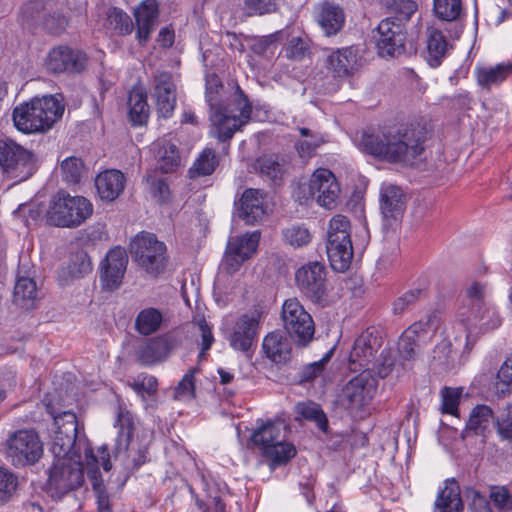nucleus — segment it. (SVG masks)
I'll use <instances>...</instances> for the list:
<instances>
[{
    "instance_id": "obj_1",
    "label": "nucleus",
    "mask_w": 512,
    "mask_h": 512,
    "mask_svg": "<svg viewBox=\"0 0 512 512\" xmlns=\"http://www.w3.org/2000/svg\"><path fill=\"white\" fill-rule=\"evenodd\" d=\"M56 430L54 431L52 452L54 462L49 469V480H83L84 474L89 480H98L102 478L99 470L101 464L105 471L111 469V463L107 448H99L100 460L93 455L92 450H86V465L73 458L70 453L74 447L77 433L78 422L75 413L64 411L61 414L53 415Z\"/></svg>"
},
{
    "instance_id": "obj_2",
    "label": "nucleus",
    "mask_w": 512,
    "mask_h": 512,
    "mask_svg": "<svg viewBox=\"0 0 512 512\" xmlns=\"http://www.w3.org/2000/svg\"><path fill=\"white\" fill-rule=\"evenodd\" d=\"M205 99L210 107V120L220 141L231 139L251 116V105L240 87L236 86L234 94L231 95L214 73L206 76Z\"/></svg>"
},
{
    "instance_id": "obj_3",
    "label": "nucleus",
    "mask_w": 512,
    "mask_h": 512,
    "mask_svg": "<svg viewBox=\"0 0 512 512\" xmlns=\"http://www.w3.org/2000/svg\"><path fill=\"white\" fill-rule=\"evenodd\" d=\"M423 134L412 125L385 126L363 133L360 149L388 162H410L423 151Z\"/></svg>"
},
{
    "instance_id": "obj_4",
    "label": "nucleus",
    "mask_w": 512,
    "mask_h": 512,
    "mask_svg": "<svg viewBox=\"0 0 512 512\" xmlns=\"http://www.w3.org/2000/svg\"><path fill=\"white\" fill-rule=\"evenodd\" d=\"M64 108L52 95L34 97L14 108L13 123L17 130L25 134L44 133L62 117Z\"/></svg>"
},
{
    "instance_id": "obj_5",
    "label": "nucleus",
    "mask_w": 512,
    "mask_h": 512,
    "mask_svg": "<svg viewBox=\"0 0 512 512\" xmlns=\"http://www.w3.org/2000/svg\"><path fill=\"white\" fill-rule=\"evenodd\" d=\"M92 213L93 205L87 198L59 191L51 197L45 218L50 226L76 228L90 218Z\"/></svg>"
},
{
    "instance_id": "obj_6",
    "label": "nucleus",
    "mask_w": 512,
    "mask_h": 512,
    "mask_svg": "<svg viewBox=\"0 0 512 512\" xmlns=\"http://www.w3.org/2000/svg\"><path fill=\"white\" fill-rule=\"evenodd\" d=\"M326 250L331 267L335 271L344 272L350 267L353 259V246L351 224L346 216L338 214L330 219Z\"/></svg>"
},
{
    "instance_id": "obj_7",
    "label": "nucleus",
    "mask_w": 512,
    "mask_h": 512,
    "mask_svg": "<svg viewBox=\"0 0 512 512\" xmlns=\"http://www.w3.org/2000/svg\"><path fill=\"white\" fill-rule=\"evenodd\" d=\"M295 283L299 291L311 302L327 306L330 302V287L327 270L319 261L308 262L295 272Z\"/></svg>"
},
{
    "instance_id": "obj_8",
    "label": "nucleus",
    "mask_w": 512,
    "mask_h": 512,
    "mask_svg": "<svg viewBox=\"0 0 512 512\" xmlns=\"http://www.w3.org/2000/svg\"><path fill=\"white\" fill-rule=\"evenodd\" d=\"M130 252L135 261L148 274L159 275L165 267L166 246L151 233H141L134 237L130 244Z\"/></svg>"
},
{
    "instance_id": "obj_9",
    "label": "nucleus",
    "mask_w": 512,
    "mask_h": 512,
    "mask_svg": "<svg viewBox=\"0 0 512 512\" xmlns=\"http://www.w3.org/2000/svg\"><path fill=\"white\" fill-rule=\"evenodd\" d=\"M380 341L369 329L358 336L350 353L351 369H363L377 373L379 378H385L392 370V362L384 361L376 367V354Z\"/></svg>"
},
{
    "instance_id": "obj_10",
    "label": "nucleus",
    "mask_w": 512,
    "mask_h": 512,
    "mask_svg": "<svg viewBox=\"0 0 512 512\" xmlns=\"http://www.w3.org/2000/svg\"><path fill=\"white\" fill-rule=\"evenodd\" d=\"M281 319L285 331L295 343L305 346L312 340L315 332L313 319L297 298L283 303Z\"/></svg>"
},
{
    "instance_id": "obj_11",
    "label": "nucleus",
    "mask_w": 512,
    "mask_h": 512,
    "mask_svg": "<svg viewBox=\"0 0 512 512\" xmlns=\"http://www.w3.org/2000/svg\"><path fill=\"white\" fill-rule=\"evenodd\" d=\"M35 163L33 152L11 140H0V167L10 177L26 180L34 173Z\"/></svg>"
},
{
    "instance_id": "obj_12",
    "label": "nucleus",
    "mask_w": 512,
    "mask_h": 512,
    "mask_svg": "<svg viewBox=\"0 0 512 512\" xmlns=\"http://www.w3.org/2000/svg\"><path fill=\"white\" fill-rule=\"evenodd\" d=\"M7 457L16 466L33 465L43 455V444L32 429L15 431L6 441Z\"/></svg>"
},
{
    "instance_id": "obj_13",
    "label": "nucleus",
    "mask_w": 512,
    "mask_h": 512,
    "mask_svg": "<svg viewBox=\"0 0 512 512\" xmlns=\"http://www.w3.org/2000/svg\"><path fill=\"white\" fill-rule=\"evenodd\" d=\"M260 235V231L256 230L229 238L222 260V268L226 273H236L256 253Z\"/></svg>"
},
{
    "instance_id": "obj_14",
    "label": "nucleus",
    "mask_w": 512,
    "mask_h": 512,
    "mask_svg": "<svg viewBox=\"0 0 512 512\" xmlns=\"http://www.w3.org/2000/svg\"><path fill=\"white\" fill-rule=\"evenodd\" d=\"M378 380L374 373L363 370L352 378L343 388L342 404L351 410H358L368 405L377 391Z\"/></svg>"
},
{
    "instance_id": "obj_15",
    "label": "nucleus",
    "mask_w": 512,
    "mask_h": 512,
    "mask_svg": "<svg viewBox=\"0 0 512 512\" xmlns=\"http://www.w3.org/2000/svg\"><path fill=\"white\" fill-rule=\"evenodd\" d=\"M407 21L402 19V15L397 14L396 18L388 17L378 24L374 38L382 56H396L403 53L405 41L403 25Z\"/></svg>"
},
{
    "instance_id": "obj_16",
    "label": "nucleus",
    "mask_w": 512,
    "mask_h": 512,
    "mask_svg": "<svg viewBox=\"0 0 512 512\" xmlns=\"http://www.w3.org/2000/svg\"><path fill=\"white\" fill-rule=\"evenodd\" d=\"M459 321L466 330V339H475L480 334L492 331L501 324V318L498 312L487 305L474 310L459 309Z\"/></svg>"
},
{
    "instance_id": "obj_17",
    "label": "nucleus",
    "mask_w": 512,
    "mask_h": 512,
    "mask_svg": "<svg viewBox=\"0 0 512 512\" xmlns=\"http://www.w3.org/2000/svg\"><path fill=\"white\" fill-rule=\"evenodd\" d=\"M152 97L158 114L163 118L172 116L176 106V84L172 73L158 71L153 76Z\"/></svg>"
},
{
    "instance_id": "obj_18",
    "label": "nucleus",
    "mask_w": 512,
    "mask_h": 512,
    "mask_svg": "<svg viewBox=\"0 0 512 512\" xmlns=\"http://www.w3.org/2000/svg\"><path fill=\"white\" fill-rule=\"evenodd\" d=\"M309 191L312 196H316L320 206L332 209L337 205L340 195V186L335 175L328 169H317L310 181Z\"/></svg>"
},
{
    "instance_id": "obj_19",
    "label": "nucleus",
    "mask_w": 512,
    "mask_h": 512,
    "mask_svg": "<svg viewBox=\"0 0 512 512\" xmlns=\"http://www.w3.org/2000/svg\"><path fill=\"white\" fill-rule=\"evenodd\" d=\"M179 345V339L170 333L153 337L139 347L137 358L144 365H153L165 360Z\"/></svg>"
},
{
    "instance_id": "obj_20",
    "label": "nucleus",
    "mask_w": 512,
    "mask_h": 512,
    "mask_svg": "<svg viewBox=\"0 0 512 512\" xmlns=\"http://www.w3.org/2000/svg\"><path fill=\"white\" fill-rule=\"evenodd\" d=\"M235 208L239 218L246 224L254 225L261 222L266 214L264 193L259 189H246L235 202Z\"/></svg>"
},
{
    "instance_id": "obj_21",
    "label": "nucleus",
    "mask_w": 512,
    "mask_h": 512,
    "mask_svg": "<svg viewBox=\"0 0 512 512\" xmlns=\"http://www.w3.org/2000/svg\"><path fill=\"white\" fill-rule=\"evenodd\" d=\"M48 71L58 74L63 72H80L86 65V57L68 47L53 48L45 62Z\"/></svg>"
},
{
    "instance_id": "obj_22",
    "label": "nucleus",
    "mask_w": 512,
    "mask_h": 512,
    "mask_svg": "<svg viewBox=\"0 0 512 512\" xmlns=\"http://www.w3.org/2000/svg\"><path fill=\"white\" fill-rule=\"evenodd\" d=\"M127 263L128 258L124 249L116 247L108 252L101 270L104 288L114 290L121 285Z\"/></svg>"
},
{
    "instance_id": "obj_23",
    "label": "nucleus",
    "mask_w": 512,
    "mask_h": 512,
    "mask_svg": "<svg viewBox=\"0 0 512 512\" xmlns=\"http://www.w3.org/2000/svg\"><path fill=\"white\" fill-rule=\"evenodd\" d=\"M116 425L119 427V447L123 446L124 448L129 449L128 457L132 463L131 470L139 468L146 462L147 448L141 447L135 451L133 447H129L134 429L132 414L125 409L119 408Z\"/></svg>"
},
{
    "instance_id": "obj_24",
    "label": "nucleus",
    "mask_w": 512,
    "mask_h": 512,
    "mask_svg": "<svg viewBox=\"0 0 512 512\" xmlns=\"http://www.w3.org/2000/svg\"><path fill=\"white\" fill-rule=\"evenodd\" d=\"M136 21V38L145 44L154 29L159 10L156 0H144L133 12Z\"/></svg>"
},
{
    "instance_id": "obj_25",
    "label": "nucleus",
    "mask_w": 512,
    "mask_h": 512,
    "mask_svg": "<svg viewBox=\"0 0 512 512\" xmlns=\"http://www.w3.org/2000/svg\"><path fill=\"white\" fill-rule=\"evenodd\" d=\"M357 62V50L345 47L332 51L326 58L325 66L334 77H345L355 70Z\"/></svg>"
},
{
    "instance_id": "obj_26",
    "label": "nucleus",
    "mask_w": 512,
    "mask_h": 512,
    "mask_svg": "<svg viewBox=\"0 0 512 512\" xmlns=\"http://www.w3.org/2000/svg\"><path fill=\"white\" fill-rule=\"evenodd\" d=\"M258 330V319L254 315L244 314L236 322L230 337V345L240 351H248L254 342Z\"/></svg>"
},
{
    "instance_id": "obj_27",
    "label": "nucleus",
    "mask_w": 512,
    "mask_h": 512,
    "mask_svg": "<svg viewBox=\"0 0 512 512\" xmlns=\"http://www.w3.org/2000/svg\"><path fill=\"white\" fill-rule=\"evenodd\" d=\"M95 186L100 198L111 202L122 194L125 176L120 170H106L97 175Z\"/></svg>"
},
{
    "instance_id": "obj_28",
    "label": "nucleus",
    "mask_w": 512,
    "mask_h": 512,
    "mask_svg": "<svg viewBox=\"0 0 512 512\" xmlns=\"http://www.w3.org/2000/svg\"><path fill=\"white\" fill-rule=\"evenodd\" d=\"M381 213L386 221L397 220L405 210V196L402 189L388 185L381 189Z\"/></svg>"
},
{
    "instance_id": "obj_29",
    "label": "nucleus",
    "mask_w": 512,
    "mask_h": 512,
    "mask_svg": "<svg viewBox=\"0 0 512 512\" xmlns=\"http://www.w3.org/2000/svg\"><path fill=\"white\" fill-rule=\"evenodd\" d=\"M265 356L275 364H285L291 358V345L279 331L267 334L262 343Z\"/></svg>"
},
{
    "instance_id": "obj_30",
    "label": "nucleus",
    "mask_w": 512,
    "mask_h": 512,
    "mask_svg": "<svg viewBox=\"0 0 512 512\" xmlns=\"http://www.w3.org/2000/svg\"><path fill=\"white\" fill-rule=\"evenodd\" d=\"M285 429H287V425L284 422L267 421L253 431L250 439L260 453H263L284 437L282 432Z\"/></svg>"
},
{
    "instance_id": "obj_31",
    "label": "nucleus",
    "mask_w": 512,
    "mask_h": 512,
    "mask_svg": "<svg viewBox=\"0 0 512 512\" xmlns=\"http://www.w3.org/2000/svg\"><path fill=\"white\" fill-rule=\"evenodd\" d=\"M208 501L196 497L197 505L203 512H227L222 496L228 493L226 482H200Z\"/></svg>"
},
{
    "instance_id": "obj_32",
    "label": "nucleus",
    "mask_w": 512,
    "mask_h": 512,
    "mask_svg": "<svg viewBox=\"0 0 512 512\" xmlns=\"http://www.w3.org/2000/svg\"><path fill=\"white\" fill-rule=\"evenodd\" d=\"M255 172L274 184H280L287 171V164L278 155H263L253 164Z\"/></svg>"
},
{
    "instance_id": "obj_33",
    "label": "nucleus",
    "mask_w": 512,
    "mask_h": 512,
    "mask_svg": "<svg viewBox=\"0 0 512 512\" xmlns=\"http://www.w3.org/2000/svg\"><path fill=\"white\" fill-rule=\"evenodd\" d=\"M496 420L497 418L490 406L485 404L476 405L469 414L464 432L485 436L490 432L491 425H495Z\"/></svg>"
},
{
    "instance_id": "obj_34",
    "label": "nucleus",
    "mask_w": 512,
    "mask_h": 512,
    "mask_svg": "<svg viewBox=\"0 0 512 512\" xmlns=\"http://www.w3.org/2000/svg\"><path fill=\"white\" fill-rule=\"evenodd\" d=\"M426 36V59L431 67H438L447 53L448 42L443 32L433 26L427 27Z\"/></svg>"
},
{
    "instance_id": "obj_35",
    "label": "nucleus",
    "mask_w": 512,
    "mask_h": 512,
    "mask_svg": "<svg viewBox=\"0 0 512 512\" xmlns=\"http://www.w3.org/2000/svg\"><path fill=\"white\" fill-rule=\"evenodd\" d=\"M345 15L343 10L334 4L324 3L318 15V23L325 35L337 34L343 27Z\"/></svg>"
},
{
    "instance_id": "obj_36",
    "label": "nucleus",
    "mask_w": 512,
    "mask_h": 512,
    "mask_svg": "<svg viewBox=\"0 0 512 512\" xmlns=\"http://www.w3.org/2000/svg\"><path fill=\"white\" fill-rule=\"evenodd\" d=\"M479 86L486 90L501 84L508 75L512 74V63L498 64L494 67H478L475 71Z\"/></svg>"
},
{
    "instance_id": "obj_37",
    "label": "nucleus",
    "mask_w": 512,
    "mask_h": 512,
    "mask_svg": "<svg viewBox=\"0 0 512 512\" xmlns=\"http://www.w3.org/2000/svg\"><path fill=\"white\" fill-rule=\"evenodd\" d=\"M261 454L267 460L269 467L274 470L279 466L287 464L296 455V448L283 437Z\"/></svg>"
},
{
    "instance_id": "obj_38",
    "label": "nucleus",
    "mask_w": 512,
    "mask_h": 512,
    "mask_svg": "<svg viewBox=\"0 0 512 512\" xmlns=\"http://www.w3.org/2000/svg\"><path fill=\"white\" fill-rule=\"evenodd\" d=\"M129 117L134 125H143L149 116L146 95L139 89H133L128 96Z\"/></svg>"
},
{
    "instance_id": "obj_39",
    "label": "nucleus",
    "mask_w": 512,
    "mask_h": 512,
    "mask_svg": "<svg viewBox=\"0 0 512 512\" xmlns=\"http://www.w3.org/2000/svg\"><path fill=\"white\" fill-rule=\"evenodd\" d=\"M298 131L301 139L295 144L296 150L301 158H310L325 143L324 136L305 127H299Z\"/></svg>"
},
{
    "instance_id": "obj_40",
    "label": "nucleus",
    "mask_w": 512,
    "mask_h": 512,
    "mask_svg": "<svg viewBox=\"0 0 512 512\" xmlns=\"http://www.w3.org/2000/svg\"><path fill=\"white\" fill-rule=\"evenodd\" d=\"M37 296L35 281L29 277H20L14 286L13 301L22 308L29 309Z\"/></svg>"
},
{
    "instance_id": "obj_41",
    "label": "nucleus",
    "mask_w": 512,
    "mask_h": 512,
    "mask_svg": "<svg viewBox=\"0 0 512 512\" xmlns=\"http://www.w3.org/2000/svg\"><path fill=\"white\" fill-rule=\"evenodd\" d=\"M163 315L156 308L141 310L135 319V329L141 335H150L156 332L162 323Z\"/></svg>"
},
{
    "instance_id": "obj_42",
    "label": "nucleus",
    "mask_w": 512,
    "mask_h": 512,
    "mask_svg": "<svg viewBox=\"0 0 512 512\" xmlns=\"http://www.w3.org/2000/svg\"><path fill=\"white\" fill-rule=\"evenodd\" d=\"M61 175L67 184H78L87 175V168L83 160L76 156L65 158L60 165Z\"/></svg>"
},
{
    "instance_id": "obj_43",
    "label": "nucleus",
    "mask_w": 512,
    "mask_h": 512,
    "mask_svg": "<svg viewBox=\"0 0 512 512\" xmlns=\"http://www.w3.org/2000/svg\"><path fill=\"white\" fill-rule=\"evenodd\" d=\"M295 412L298 415L296 419L302 417L305 420L314 421L321 431L326 432L328 421L318 404L310 401L298 403L295 406Z\"/></svg>"
},
{
    "instance_id": "obj_44",
    "label": "nucleus",
    "mask_w": 512,
    "mask_h": 512,
    "mask_svg": "<svg viewBox=\"0 0 512 512\" xmlns=\"http://www.w3.org/2000/svg\"><path fill=\"white\" fill-rule=\"evenodd\" d=\"M180 155L175 144L165 142L158 151V169L163 173H172L180 166Z\"/></svg>"
},
{
    "instance_id": "obj_45",
    "label": "nucleus",
    "mask_w": 512,
    "mask_h": 512,
    "mask_svg": "<svg viewBox=\"0 0 512 512\" xmlns=\"http://www.w3.org/2000/svg\"><path fill=\"white\" fill-rule=\"evenodd\" d=\"M92 271L90 257L84 250H78L71 254L70 262L63 273H67L72 278H81Z\"/></svg>"
},
{
    "instance_id": "obj_46",
    "label": "nucleus",
    "mask_w": 512,
    "mask_h": 512,
    "mask_svg": "<svg viewBox=\"0 0 512 512\" xmlns=\"http://www.w3.org/2000/svg\"><path fill=\"white\" fill-rule=\"evenodd\" d=\"M218 165L215 152L212 149H205L189 169L191 178L207 176L213 173Z\"/></svg>"
},
{
    "instance_id": "obj_47",
    "label": "nucleus",
    "mask_w": 512,
    "mask_h": 512,
    "mask_svg": "<svg viewBox=\"0 0 512 512\" xmlns=\"http://www.w3.org/2000/svg\"><path fill=\"white\" fill-rule=\"evenodd\" d=\"M425 324L422 322L411 325L400 337L398 341L399 353L405 359H411L415 354L416 337Z\"/></svg>"
},
{
    "instance_id": "obj_48",
    "label": "nucleus",
    "mask_w": 512,
    "mask_h": 512,
    "mask_svg": "<svg viewBox=\"0 0 512 512\" xmlns=\"http://www.w3.org/2000/svg\"><path fill=\"white\" fill-rule=\"evenodd\" d=\"M107 21L109 27L119 35H129L134 29L130 16L119 8H111L108 12Z\"/></svg>"
},
{
    "instance_id": "obj_49",
    "label": "nucleus",
    "mask_w": 512,
    "mask_h": 512,
    "mask_svg": "<svg viewBox=\"0 0 512 512\" xmlns=\"http://www.w3.org/2000/svg\"><path fill=\"white\" fill-rule=\"evenodd\" d=\"M433 11L443 21H454L461 14V0H433Z\"/></svg>"
},
{
    "instance_id": "obj_50",
    "label": "nucleus",
    "mask_w": 512,
    "mask_h": 512,
    "mask_svg": "<svg viewBox=\"0 0 512 512\" xmlns=\"http://www.w3.org/2000/svg\"><path fill=\"white\" fill-rule=\"evenodd\" d=\"M283 237L286 243L299 248L310 243L312 235L308 228L303 225H291L283 230Z\"/></svg>"
},
{
    "instance_id": "obj_51",
    "label": "nucleus",
    "mask_w": 512,
    "mask_h": 512,
    "mask_svg": "<svg viewBox=\"0 0 512 512\" xmlns=\"http://www.w3.org/2000/svg\"><path fill=\"white\" fill-rule=\"evenodd\" d=\"M465 305L460 309L474 310L485 306L486 285L480 282H472L467 286L465 292Z\"/></svg>"
},
{
    "instance_id": "obj_52",
    "label": "nucleus",
    "mask_w": 512,
    "mask_h": 512,
    "mask_svg": "<svg viewBox=\"0 0 512 512\" xmlns=\"http://www.w3.org/2000/svg\"><path fill=\"white\" fill-rule=\"evenodd\" d=\"M425 296L426 291L424 289H411L394 300L392 305V311L395 315H401L410 306L414 305L418 300Z\"/></svg>"
},
{
    "instance_id": "obj_53",
    "label": "nucleus",
    "mask_w": 512,
    "mask_h": 512,
    "mask_svg": "<svg viewBox=\"0 0 512 512\" xmlns=\"http://www.w3.org/2000/svg\"><path fill=\"white\" fill-rule=\"evenodd\" d=\"M458 482H449L444 488V495H451V502L436 501V506L441 512H461L463 504L460 496Z\"/></svg>"
},
{
    "instance_id": "obj_54",
    "label": "nucleus",
    "mask_w": 512,
    "mask_h": 512,
    "mask_svg": "<svg viewBox=\"0 0 512 512\" xmlns=\"http://www.w3.org/2000/svg\"><path fill=\"white\" fill-rule=\"evenodd\" d=\"M495 389L501 395L512 391V355L501 365L496 376Z\"/></svg>"
},
{
    "instance_id": "obj_55",
    "label": "nucleus",
    "mask_w": 512,
    "mask_h": 512,
    "mask_svg": "<svg viewBox=\"0 0 512 512\" xmlns=\"http://www.w3.org/2000/svg\"><path fill=\"white\" fill-rule=\"evenodd\" d=\"M196 368H191L175 388L174 397L177 400H191L195 396V374Z\"/></svg>"
},
{
    "instance_id": "obj_56",
    "label": "nucleus",
    "mask_w": 512,
    "mask_h": 512,
    "mask_svg": "<svg viewBox=\"0 0 512 512\" xmlns=\"http://www.w3.org/2000/svg\"><path fill=\"white\" fill-rule=\"evenodd\" d=\"M380 2L392 13L402 15L404 20H409L417 10V4L413 0H380Z\"/></svg>"
},
{
    "instance_id": "obj_57",
    "label": "nucleus",
    "mask_w": 512,
    "mask_h": 512,
    "mask_svg": "<svg viewBox=\"0 0 512 512\" xmlns=\"http://www.w3.org/2000/svg\"><path fill=\"white\" fill-rule=\"evenodd\" d=\"M462 394V388L445 387L441 391L442 412L455 415L458 411V404Z\"/></svg>"
},
{
    "instance_id": "obj_58",
    "label": "nucleus",
    "mask_w": 512,
    "mask_h": 512,
    "mask_svg": "<svg viewBox=\"0 0 512 512\" xmlns=\"http://www.w3.org/2000/svg\"><path fill=\"white\" fill-rule=\"evenodd\" d=\"M41 490L51 499L59 500L70 490L76 489L80 486L81 482H76V485H69L67 482H41Z\"/></svg>"
},
{
    "instance_id": "obj_59",
    "label": "nucleus",
    "mask_w": 512,
    "mask_h": 512,
    "mask_svg": "<svg viewBox=\"0 0 512 512\" xmlns=\"http://www.w3.org/2000/svg\"><path fill=\"white\" fill-rule=\"evenodd\" d=\"M490 498L499 512H505L512 509V495L505 486L492 487Z\"/></svg>"
},
{
    "instance_id": "obj_60",
    "label": "nucleus",
    "mask_w": 512,
    "mask_h": 512,
    "mask_svg": "<svg viewBox=\"0 0 512 512\" xmlns=\"http://www.w3.org/2000/svg\"><path fill=\"white\" fill-rule=\"evenodd\" d=\"M197 325L201 333V350L198 356L199 360L201 361L202 359L205 358L206 352L211 348L212 344L214 343V337L210 326L207 324L204 318L198 320Z\"/></svg>"
},
{
    "instance_id": "obj_61",
    "label": "nucleus",
    "mask_w": 512,
    "mask_h": 512,
    "mask_svg": "<svg viewBox=\"0 0 512 512\" xmlns=\"http://www.w3.org/2000/svg\"><path fill=\"white\" fill-rule=\"evenodd\" d=\"M495 427L501 439L512 441V404L507 407L506 417L497 418Z\"/></svg>"
},
{
    "instance_id": "obj_62",
    "label": "nucleus",
    "mask_w": 512,
    "mask_h": 512,
    "mask_svg": "<svg viewBox=\"0 0 512 512\" xmlns=\"http://www.w3.org/2000/svg\"><path fill=\"white\" fill-rule=\"evenodd\" d=\"M146 180L149 183L150 193L153 198L158 202H165L169 197L167 183L162 179H152L150 176Z\"/></svg>"
},
{
    "instance_id": "obj_63",
    "label": "nucleus",
    "mask_w": 512,
    "mask_h": 512,
    "mask_svg": "<svg viewBox=\"0 0 512 512\" xmlns=\"http://www.w3.org/2000/svg\"><path fill=\"white\" fill-rule=\"evenodd\" d=\"M326 362L327 357H324L319 361L306 365L301 371L300 380L302 382L313 381L318 375H320L323 372Z\"/></svg>"
},
{
    "instance_id": "obj_64",
    "label": "nucleus",
    "mask_w": 512,
    "mask_h": 512,
    "mask_svg": "<svg viewBox=\"0 0 512 512\" xmlns=\"http://www.w3.org/2000/svg\"><path fill=\"white\" fill-rule=\"evenodd\" d=\"M93 490L96 493L98 512H112L105 482H93Z\"/></svg>"
}]
</instances>
